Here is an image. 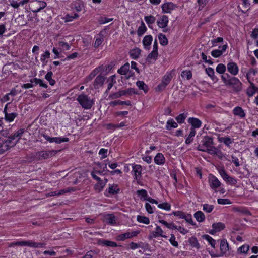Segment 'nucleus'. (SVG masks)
Instances as JSON below:
<instances>
[{
	"instance_id": "obj_63",
	"label": "nucleus",
	"mask_w": 258,
	"mask_h": 258,
	"mask_svg": "<svg viewBox=\"0 0 258 258\" xmlns=\"http://www.w3.org/2000/svg\"><path fill=\"white\" fill-rule=\"evenodd\" d=\"M237 211L239 212L240 213L245 215H250L251 213L249 210L246 209V208H240L237 210Z\"/></svg>"
},
{
	"instance_id": "obj_39",
	"label": "nucleus",
	"mask_w": 258,
	"mask_h": 258,
	"mask_svg": "<svg viewBox=\"0 0 258 258\" xmlns=\"http://www.w3.org/2000/svg\"><path fill=\"white\" fill-rule=\"evenodd\" d=\"M204 239L207 240L213 248L215 247L216 241L208 235L203 236Z\"/></svg>"
},
{
	"instance_id": "obj_26",
	"label": "nucleus",
	"mask_w": 258,
	"mask_h": 258,
	"mask_svg": "<svg viewBox=\"0 0 258 258\" xmlns=\"http://www.w3.org/2000/svg\"><path fill=\"white\" fill-rule=\"evenodd\" d=\"M141 52V50L138 48L132 49L130 52V56L133 59H136L139 57Z\"/></svg>"
},
{
	"instance_id": "obj_59",
	"label": "nucleus",
	"mask_w": 258,
	"mask_h": 258,
	"mask_svg": "<svg viewBox=\"0 0 258 258\" xmlns=\"http://www.w3.org/2000/svg\"><path fill=\"white\" fill-rule=\"evenodd\" d=\"M183 219H184L187 223L190 224L191 225H195V223L192 220L191 214H185V217Z\"/></svg>"
},
{
	"instance_id": "obj_54",
	"label": "nucleus",
	"mask_w": 258,
	"mask_h": 258,
	"mask_svg": "<svg viewBox=\"0 0 258 258\" xmlns=\"http://www.w3.org/2000/svg\"><path fill=\"white\" fill-rule=\"evenodd\" d=\"M137 194L139 196H141L142 198H144V200H146V199L149 197H148L147 191L145 189L138 190L137 191Z\"/></svg>"
},
{
	"instance_id": "obj_62",
	"label": "nucleus",
	"mask_w": 258,
	"mask_h": 258,
	"mask_svg": "<svg viewBox=\"0 0 258 258\" xmlns=\"http://www.w3.org/2000/svg\"><path fill=\"white\" fill-rule=\"evenodd\" d=\"M107 149L102 148L100 150L99 152V154L102 155L101 158L104 159L107 156Z\"/></svg>"
},
{
	"instance_id": "obj_38",
	"label": "nucleus",
	"mask_w": 258,
	"mask_h": 258,
	"mask_svg": "<svg viewBox=\"0 0 258 258\" xmlns=\"http://www.w3.org/2000/svg\"><path fill=\"white\" fill-rule=\"evenodd\" d=\"M159 222L166 226L168 228L171 229H177V226H176L173 222L168 223L166 221L163 220H159Z\"/></svg>"
},
{
	"instance_id": "obj_32",
	"label": "nucleus",
	"mask_w": 258,
	"mask_h": 258,
	"mask_svg": "<svg viewBox=\"0 0 258 258\" xmlns=\"http://www.w3.org/2000/svg\"><path fill=\"white\" fill-rule=\"evenodd\" d=\"M225 225L224 223L218 222L214 223L212 224V228H214L217 232L223 230L225 228Z\"/></svg>"
},
{
	"instance_id": "obj_19",
	"label": "nucleus",
	"mask_w": 258,
	"mask_h": 258,
	"mask_svg": "<svg viewBox=\"0 0 258 258\" xmlns=\"http://www.w3.org/2000/svg\"><path fill=\"white\" fill-rule=\"evenodd\" d=\"M102 67L100 66L95 69L92 71L90 75L86 78V81L88 82L91 80L95 76H96L102 69Z\"/></svg>"
},
{
	"instance_id": "obj_51",
	"label": "nucleus",
	"mask_w": 258,
	"mask_h": 258,
	"mask_svg": "<svg viewBox=\"0 0 258 258\" xmlns=\"http://www.w3.org/2000/svg\"><path fill=\"white\" fill-rule=\"evenodd\" d=\"M216 72L219 74H223L226 71V67L223 64H219L216 69Z\"/></svg>"
},
{
	"instance_id": "obj_53",
	"label": "nucleus",
	"mask_w": 258,
	"mask_h": 258,
	"mask_svg": "<svg viewBox=\"0 0 258 258\" xmlns=\"http://www.w3.org/2000/svg\"><path fill=\"white\" fill-rule=\"evenodd\" d=\"M203 210L207 213L211 212L214 209L213 205H209L207 204H204L203 205Z\"/></svg>"
},
{
	"instance_id": "obj_37",
	"label": "nucleus",
	"mask_w": 258,
	"mask_h": 258,
	"mask_svg": "<svg viewBox=\"0 0 258 258\" xmlns=\"http://www.w3.org/2000/svg\"><path fill=\"white\" fill-rule=\"evenodd\" d=\"M146 30H147V28L145 26V24H144V23L143 21H142L141 25L138 28V30H137V33H138V36H141L143 35L144 34V33L146 31Z\"/></svg>"
},
{
	"instance_id": "obj_33",
	"label": "nucleus",
	"mask_w": 258,
	"mask_h": 258,
	"mask_svg": "<svg viewBox=\"0 0 258 258\" xmlns=\"http://www.w3.org/2000/svg\"><path fill=\"white\" fill-rule=\"evenodd\" d=\"M177 126V123L173 119H171L167 121L166 128L168 130H170L172 128H176Z\"/></svg>"
},
{
	"instance_id": "obj_46",
	"label": "nucleus",
	"mask_w": 258,
	"mask_h": 258,
	"mask_svg": "<svg viewBox=\"0 0 258 258\" xmlns=\"http://www.w3.org/2000/svg\"><path fill=\"white\" fill-rule=\"evenodd\" d=\"M181 76L182 78H186L187 80H190L192 76L190 71H183L181 72Z\"/></svg>"
},
{
	"instance_id": "obj_9",
	"label": "nucleus",
	"mask_w": 258,
	"mask_h": 258,
	"mask_svg": "<svg viewBox=\"0 0 258 258\" xmlns=\"http://www.w3.org/2000/svg\"><path fill=\"white\" fill-rule=\"evenodd\" d=\"M220 248L221 254L219 256L224 255L229 250V244L225 239L221 240Z\"/></svg>"
},
{
	"instance_id": "obj_1",
	"label": "nucleus",
	"mask_w": 258,
	"mask_h": 258,
	"mask_svg": "<svg viewBox=\"0 0 258 258\" xmlns=\"http://www.w3.org/2000/svg\"><path fill=\"white\" fill-rule=\"evenodd\" d=\"M221 79L226 85L232 86L234 91H239L242 88V83L235 77H230L228 74H225L222 75Z\"/></svg>"
},
{
	"instance_id": "obj_24",
	"label": "nucleus",
	"mask_w": 258,
	"mask_h": 258,
	"mask_svg": "<svg viewBox=\"0 0 258 258\" xmlns=\"http://www.w3.org/2000/svg\"><path fill=\"white\" fill-rule=\"evenodd\" d=\"M194 217L199 222H202L205 219L204 214L200 211H198L194 214Z\"/></svg>"
},
{
	"instance_id": "obj_28",
	"label": "nucleus",
	"mask_w": 258,
	"mask_h": 258,
	"mask_svg": "<svg viewBox=\"0 0 258 258\" xmlns=\"http://www.w3.org/2000/svg\"><path fill=\"white\" fill-rule=\"evenodd\" d=\"M196 132L194 128H191L190 132L185 140V143L187 145L190 144L194 140V137L195 136Z\"/></svg>"
},
{
	"instance_id": "obj_45",
	"label": "nucleus",
	"mask_w": 258,
	"mask_h": 258,
	"mask_svg": "<svg viewBox=\"0 0 258 258\" xmlns=\"http://www.w3.org/2000/svg\"><path fill=\"white\" fill-rule=\"evenodd\" d=\"M206 72L207 74L211 77V78L213 80L215 81V80H217L216 77H214V71L213 69L212 68L209 67L206 69Z\"/></svg>"
},
{
	"instance_id": "obj_17",
	"label": "nucleus",
	"mask_w": 258,
	"mask_h": 258,
	"mask_svg": "<svg viewBox=\"0 0 258 258\" xmlns=\"http://www.w3.org/2000/svg\"><path fill=\"white\" fill-rule=\"evenodd\" d=\"M153 40L152 36L150 35L145 36L143 40V44L144 48L146 49H149L150 46Z\"/></svg>"
},
{
	"instance_id": "obj_21",
	"label": "nucleus",
	"mask_w": 258,
	"mask_h": 258,
	"mask_svg": "<svg viewBox=\"0 0 258 258\" xmlns=\"http://www.w3.org/2000/svg\"><path fill=\"white\" fill-rule=\"evenodd\" d=\"M203 152H206L211 155H218L219 154H221V152L217 148L212 145L209 148L206 150L203 149Z\"/></svg>"
},
{
	"instance_id": "obj_60",
	"label": "nucleus",
	"mask_w": 258,
	"mask_h": 258,
	"mask_svg": "<svg viewBox=\"0 0 258 258\" xmlns=\"http://www.w3.org/2000/svg\"><path fill=\"white\" fill-rule=\"evenodd\" d=\"M114 77H115V76H112L110 77V79H109L108 80V81H110V82L108 84V88L106 90V92H107L108 90H109L112 87L114 84L115 83V81L114 79Z\"/></svg>"
},
{
	"instance_id": "obj_20",
	"label": "nucleus",
	"mask_w": 258,
	"mask_h": 258,
	"mask_svg": "<svg viewBox=\"0 0 258 258\" xmlns=\"http://www.w3.org/2000/svg\"><path fill=\"white\" fill-rule=\"evenodd\" d=\"M165 159L162 153H158L154 158V162L158 165H162L164 164Z\"/></svg>"
},
{
	"instance_id": "obj_42",
	"label": "nucleus",
	"mask_w": 258,
	"mask_h": 258,
	"mask_svg": "<svg viewBox=\"0 0 258 258\" xmlns=\"http://www.w3.org/2000/svg\"><path fill=\"white\" fill-rule=\"evenodd\" d=\"M187 113H181L176 117V120L178 123H182L184 122V120L187 117Z\"/></svg>"
},
{
	"instance_id": "obj_34",
	"label": "nucleus",
	"mask_w": 258,
	"mask_h": 258,
	"mask_svg": "<svg viewBox=\"0 0 258 258\" xmlns=\"http://www.w3.org/2000/svg\"><path fill=\"white\" fill-rule=\"evenodd\" d=\"M72 5L77 12H80L84 7L83 2L80 1L74 2Z\"/></svg>"
},
{
	"instance_id": "obj_64",
	"label": "nucleus",
	"mask_w": 258,
	"mask_h": 258,
	"mask_svg": "<svg viewBox=\"0 0 258 258\" xmlns=\"http://www.w3.org/2000/svg\"><path fill=\"white\" fill-rule=\"evenodd\" d=\"M226 182L233 185H234L237 183L236 179L231 176L229 177L228 179H227Z\"/></svg>"
},
{
	"instance_id": "obj_25",
	"label": "nucleus",
	"mask_w": 258,
	"mask_h": 258,
	"mask_svg": "<svg viewBox=\"0 0 258 258\" xmlns=\"http://www.w3.org/2000/svg\"><path fill=\"white\" fill-rule=\"evenodd\" d=\"M233 114L238 116L241 118H243L245 116L244 110L240 107H236L233 109Z\"/></svg>"
},
{
	"instance_id": "obj_12",
	"label": "nucleus",
	"mask_w": 258,
	"mask_h": 258,
	"mask_svg": "<svg viewBox=\"0 0 258 258\" xmlns=\"http://www.w3.org/2000/svg\"><path fill=\"white\" fill-rule=\"evenodd\" d=\"M168 23V18L165 15L162 16L157 21L158 26L161 28H165L167 26Z\"/></svg>"
},
{
	"instance_id": "obj_55",
	"label": "nucleus",
	"mask_w": 258,
	"mask_h": 258,
	"mask_svg": "<svg viewBox=\"0 0 258 258\" xmlns=\"http://www.w3.org/2000/svg\"><path fill=\"white\" fill-rule=\"evenodd\" d=\"M9 149V146L5 144L4 142L0 144V154L4 153Z\"/></svg>"
},
{
	"instance_id": "obj_35",
	"label": "nucleus",
	"mask_w": 258,
	"mask_h": 258,
	"mask_svg": "<svg viewBox=\"0 0 258 258\" xmlns=\"http://www.w3.org/2000/svg\"><path fill=\"white\" fill-rule=\"evenodd\" d=\"M189 242L192 247L196 248L197 249L200 248V244L198 242L197 239L195 237H192L189 239Z\"/></svg>"
},
{
	"instance_id": "obj_47",
	"label": "nucleus",
	"mask_w": 258,
	"mask_h": 258,
	"mask_svg": "<svg viewBox=\"0 0 258 258\" xmlns=\"http://www.w3.org/2000/svg\"><path fill=\"white\" fill-rule=\"evenodd\" d=\"M120 93L122 96L126 94L132 95L133 94H137V92L133 88H128L125 90H120Z\"/></svg>"
},
{
	"instance_id": "obj_2",
	"label": "nucleus",
	"mask_w": 258,
	"mask_h": 258,
	"mask_svg": "<svg viewBox=\"0 0 258 258\" xmlns=\"http://www.w3.org/2000/svg\"><path fill=\"white\" fill-rule=\"evenodd\" d=\"M77 100L79 102L81 106L86 109H89L93 105L92 101L84 94L79 95L77 98Z\"/></svg>"
},
{
	"instance_id": "obj_11",
	"label": "nucleus",
	"mask_w": 258,
	"mask_h": 258,
	"mask_svg": "<svg viewBox=\"0 0 258 258\" xmlns=\"http://www.w3.org/2000/svg\"><path fill=\"white\" fill-rule=\"evenodd\" d=\"M176 8V5L171 2L165 3L162 6L163 11L166 13H171L172 10Z\"/></svg>"
},
{
	"instance_id": "obj_57",
	"label": "nucleus",
	"mask_w": 258,
	"mask_h": 258,
	"mask_svg": "<svg viewBox=\"0 0 258 258\" xmlns=\"http://www.w3.org/2000/svg\"><path fill=\"white\" fill-rule=\"evenodd\" d=\"M219 172L223 179L226 181L228 179L229 176L227 174L224 169H220L219 170Z\"/></svg>"
},
{
	"instance_id": "obj_4",
	"label": "nucleus",
	"mask_w": 258,
	"mask_h": 258,
	"mask_svg": "<svg viewBox=\"0 0 258 258\" xmlns=\"http://www.w3.org/2000/svg\"><path fill=\"white\" fill-rule=\"evenodd\" d=\"M202 144L199 145L197 149L199 151H203V149L206 150L213 145V139L208 136H205L202 141Z\"/></svg>"
},
{
	"instance_id": "obj_36",
	"label": "nucleus",
	"mask_w": 258,
	"mask_h": 258,
	"mask_svg": "<svg viewBox=\"0 0 258 258\" xmlns=\"http://www.w3.org/2000/svg\"><path fill=\"white\" fill-rule=\"evenodd\" d=\"M163 230L161 228V227L159 226H157L156 228V231L153 232V236L154 237H156L157 236H161L162 237H166V236L163 235L162 234Z\"/></svg>"
},
{
	"instance_id": "obj_7",
	"label": "nucleus",
	"mask_w": 258,
	"mask_h": 258,
	"mask_svg": "<svg viewBox=\"0 0 258 258\" xmlns=\"http://www.w3.org/2000/svg\"><path fill=\"white\" fill-rule=\"evenodd\" d=\"M140 231H134L131 232H127L123 234L119 235L117 236V240L119 241H124L126 239H131L136 237L139 233Z\"/></svg>"
},
{
	"instance_id": "obj_41",
	"label": "nucleus",
	"mask_w": 258,
	"mask_h": 258,
	"mask_svg": "<svg viewBox=\"0 0 258 258\" xmlns=\"http://www.w3.org/2000/svg\"><path fill=\"white\" fill-rule=\"evenodd\" d=\"M145 20L146 22L148 24L149 27H151L150 25L153 24L156 20L155 17L153 16L150 15L145 17Z\"/></svg>"
},
{
	"instance_id": "obj_8",
	"label": "nucleus",
	"mask_w": 258,
	"mask_h": 258,
	"mask_svg": "<svg viewBox=\"0 0 258 258\" xmlns=\"http://www.w3.org/2000/svg\"><path fill=\"white\" fill-rule=\"evenodd\" d=\"M105 80V77L102 75H98L93 82V86L95 89H98L103 85Z\"/></svg>"
},
{
	"instance_id": "obj_58",
	"label": "nucleus",
	"mask_w": 258,
	"mask_h": 258,
	"mask_svg": "<svg viewBox=\"0 0 258 258\" xmlns=\"http://www.w3.org/2000/svg\"><path fill=\"white\" fill-rule=\"evenodd\" d=\"M113 20V18H108L106 17H101L98 20V22L101 24H105Z\"/></svg>"
},
{
	"instance_id": "obj_50",
	"label": "nucleus",
	"mask_w": 258,
	"mask_h": 258,
	"mask_svg": "<svg viewBox=\"0 0 258 258\" xmlns=\"http://www.w3.org/2000/svg\"><path fill=\"white\" fill-rule=\"evenodd\" d=\"M255 93L254 84L251 83L250 86L247 89L246 93L249 97H251Z\"/></svg>"
},
{
	"instance_id": "obj_49",
	"label": "nucleus",
	"mask_w": 258,
	"mask_h": 258,
	"mask_svg": "<svg viewBox=\"0 0 258 258\" xmlns=\"http://www.w3.org/2000/svg\"><path fill=\"white\" fill-rule=\"evenodd\" d=\"M219 141L221 142H223L228 146H229L230 144L232 143L231 139L228 137H221L219 139Z\"/></svg>"
},
{
	"instance_id": "obj_18",
	"label": "nucleus",
	"mask_w": 258,
	"mask_h": 258,
	"mask_svg": "<svg viewBox=\"0 0 258 258\" xmlns=\"http://www.w3.org/2000/svg\"><path fill=\"white\" fill-rule=\"evenodd\" d=\"M98 243L100 245L107 247H115L117 246L116 242L104 239H99L98 240Z\"/></svg>"
},
{
	"instance_id": "obj_43",
	"label": "nucleus",
	"mask_w": 258,
	"mask_h": 258,
	"mask_svg": "<svg viewBox=\"0 0 258 258\" xmlns=\"http://www.w3.org/2000/svg\"><path fill=\"white\" fill-rule=\"evenodd\" d=\"M119 189L117 188L116 185H113L110 186L108 189V191L109 194L114 195L118 192Z\"/></svg>"
},
{
	"instance_id": "obj_40",
	"label": "nucleus",
	"mask_w": 258,
	"mask_h": 258,
	"mask_svg": "<svg viewBox=\"0 0 258 258\" xmlns=\"http://www.w3.org/2000/svg\"><path fill=\"white\" fill-rule=\"evenodd\" d=\"M137 221L140 223L148 224L150 223L149 219L145 216L138 215L137 218Z\"/></svg>"
},
{
	"instance_id": "obj_31",
	"label": "nucleus",
	"mask_w": 258,
	"mask_h": 258,
	"mask_svg": "<svg viewBox=\"0 0 258 258\" xmlns=\"http://www.w3.org/2000/svg\"><path fill=\"white\" fill-rule=\"evenodd\" d=\"M136 85L140 90H143L145 93H147L149 90L148 85L145 84L143 81H138L137 82Z\"/></svg>"
},
{
	"instance_id": "obj_3",
	"label": "nucleus",
	"mask_w": 258,
	"mask_h": 258,
	"mask_svg": "<svg viewBox=\"0 0 258 258\" xmlns=\"http://www.w3.org/2000/svg\"><path fill=\"white\" fill-rule=\"evenodd\" d=\"M57 152L54 150L39 151L36 153L35 156L38 160H45L54 156Z\"/></svg>"
},
{
	"instance_id": "obj_16",
	"label": "nucleus",
	"mask_w": 258,
	"mask_h": 258,
	"mask_svg": "<svg viewBox=\"0 0 258 258\" xmlns=\"http://www.w3.org/2000/svg\"><path fill=\"white\" fill-rule=\"evenodd\" d=\"M188 122L191 125V128H194L195 130L196 128L200 127L202 124L201 121L199 119L194 117L188 118Z\"/></svg>"
},
{
	"instance_id": "obj_61",
	"label": "nucleus",
	"mask_w": 258,
	"mask_h": 258,
	"mask_svg": "<svg viewBox=\"0 0 258 258\" xmlns=\"http://www.w3.org/2000/svg\"><path fill=\"white\" fill-rule=\"evenodd\" d=\"M170 243L174 247H177L178 246V243L177 241L175 240V237L174 235L171 234V237L169 239Z\"/></svg>"
},
{
	"instance_id": "obj_22",
	"label": "nucleus",
	"mask_w": 258,
	"mask_h": 258,
	"mask_svg": "<svg viewBox=\"0 0 258 258\" xmlns=\"http://www.w3.org/2000/svg\"><path fill=\"white\" fill-rule=\"evenodd\" d=\"M104 221L109 224H112L116 222L115 216L113 214H106L104 215Z\"/></svg>"
},
{
	"instance_id": "obj_52",
	"label": "nucleus",
	"mask_w": 258,
	"mask_h": 258,
	"mask_svg": "<svg viewBox=\"0 0 258 258\" xmlns=\"http://www.w3.org/2000/svg\"><path fill=\"white\" fill-rule=\"evenodd\" d=\"M171 78L172 76L170 74H166L163 77L162 82L167 85L171 80Z\"/></svg>"
},
{
	"instance_id": "obj_30",
	"label": "nucleus",
	"mask_w": 258,
	"mask_h": 258,
	"mask_svg": "<svg viewBox=\"0 0 258 258\" xmlns=\"http://www.w3.org/2000/svg\"><path fill=\"white\" fill-rule=\"evenodd\" d=\"M129 63H126L118 70L117 72L121 75H125L126 74L127 72L129 71Z\"/></svg>"
},
{
	"instance_id": "obj_5",
	"label": "nucleus",
	"mask_w": 258,
	"mask_h": 258,
	"mask_svg": "<svg viewBox=\"0 0 258 258\" xmlns=\"http://www.w3.org/2000/svg\"><path fill=\"white\" fill-rule=\"evenodd\" d=\"M208 182L210 187L213 190H216L219 187L221 184L218 179L212 174H210L208 177Z\"/></svg>"
},
{
	"instance_id": "obj_44",
	"label": "nucleus",
	"mask_w": 258,
	"mask_h": 258,
	"mask_svg": "<svg viewBox=\"0 0 258 258\" xmlns=\"http://www.w3.org/2000/svg\"><path fill=\"white\" fill-rule=\"evenodd\" d=\"M107 181V179H105V182H104L101 180L99 181L98 182L95 186V189L98 190V191H100L105 186V184Z\"/></svg>"
},
{
	"instance_id": "obj_15",
	"label": "nucleus",
	"mask_w": 258,
	"mask_h": 258,
	"mask_svg": "<svg viewBox=\"0 0 258 258\" xmlns=\"http://www.w3.org/2000/svg\"><path fill=\"white\" fill-rule=\"evenodd\" d=\"M8 105L7 104L4 108V112L5 113V118L6 120L11 122L13 121L15 118L17 116V114L16 113H8L7 110Z\"/></svg>"
},
{
	"instance_id": "obj_14",
	"label": "nucleus",
	"mask_w": 258,
	"mask_h": 258,
	"mask_svg": "<svg viewBox=\"0 0 258 258\" xmlns=\"http://www.w3.org/2000/svg\"><path fill=\"white\" fill-rule=\"evenodd\" d=\"M227 48V45H224L222 46H220L219 48L221 49H215L211 52V55L214 57L217 58L221 56L223 53L225 51Z\"/></svg>"
},
{
	"instance_id": "obj_23",
	"label": "nucleus",
	"mask_w": 258,
	"mask_h": 258,
	"mask_svg": "<svg viewBox=\"0 0 258 258\" xmlns=\"http://www.w3.org/2000/svg\"><path fill=\"white\" fill-rule=\"evenodd\" d=\"M158 56V51H153L149 54L147 59L146 61L147 62H148L149 63H151L152 62V60H153L154 61H156L157 59Z\"/></svg>"
},
{
	"instance_id": "obj_48",
	"label": "nucleus",
	"mask_w": 258,
	"mask_h": 258,
	"mask_svg": "<svg viewBox=\"0 0 258 258\" xmlns=\"http://www.w3.org/2000/svg\"><path fill=\"white\" fill-rule=\"evenodd\" d=\"M158 207L166 211H169L171 209V205L168 203L164 202L158 204Z\"/></svg>"
},
{
	"instance_id": "obj_29",
	"label": "nucleus",
	"mask_w": 258,
	"mask_h": 258,
	"mask_svg": "<svg viewBox=\"0 0 258 258\" xmlns=\"http://www.w3.org/2000/svg\"><path fill=\"white\" fill-rule=\"evenodd\" d=\"M158 39L161 45L166 46L168 44V41L165 35L162 33H159L158 35Z\"/></svg>"
},
{
	"instance_id": "obj_27",
	"label": "nucleus",
	"mask_w": 258,
	"mask_h": 258,
	"mask_svg": "<svg viewBox=\"0 0 258 258\" xmlns=\"http://www.w3.org/2000/svg\"><path fill=\"white\" fill-rule=\"evenodd\" d=\"M24 133V129L21 128L18 130L16 132H15L13 135H11L10 136L8 137L9 138L11 139V140H14L16 138H18V140L21 138L22 135ZM18 141H17L18 142Z\"/></svg>"
},
{
	"instance_id": "obj_10",
	"label": "nucleus",
	"mask_w": 258,
	"mask_h": 258,
	"mask_svg": "<svg viewBox=\"0 0 258 258\" xmlns=\"http://www.w3.org/2000/svg\"><path fill=\"white\" fill-rule=\"evenodd\" d=\"M132 172L134 173L135 179L137 181L140 180L141 177L142 167L140 165H135L133 166Z\"/></svg>"
},
{
	"instance_id": "obj_56",
	"label": "nucleus",
	"mask_w": 258,
	"mask_h": 258,
	"mask_svg": "<svg viewBox=\"0 0 258 258\" xmlns=\"http://www.w3.org/2000/svg\"><path fill=\"white\" fill-rule=\"evenodd\" d=\"M249 248V246L248 245H243L238 249V251L241 253H246Z\"/></svg>"
},
{
	"instance_id": "obj_6",
	"label": "nucleus",
	"mask_w": 258,
	"mask_h": 258,
	"mask_svg": "<svg viewBox=\"0 0 258 258\" xmlns=\"http://www.w3.org/2000/svg\"><path fill=\"white\" fill-rule=\"evenodd\" d=\"M42 136L45 140L50 143L55 142L57 144H60L69 141V138L67 137H50L45 134H43Z\"/></svg>"
},
{
	"instance_id": "obj_13",
	"label": "nucleus",
	"mask_w": 258,
	"mask_h": 258,
	"mask_svg": "<svg viewBox=\"0 0 258 258\" xmlns=\"http://www.w3.org/2000/svg\"><path fill=\"white\" fill-rule=\"evenodd\" d=\"M227 70L233 75H237L239 70L236 63L233 62H230L228 63Z\"/></svg>"
}]
</instances>
